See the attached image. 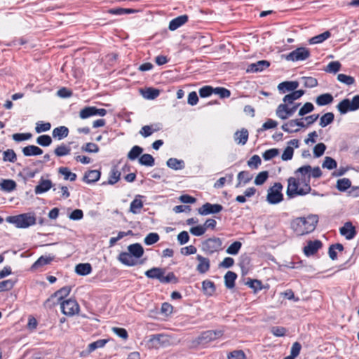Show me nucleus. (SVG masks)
Wrapping results in <instances>:
<instances>
[{
    "instance_id": "f257e3e1",
    "label": "nucleus",
    "mask_w": 359,
    "mask_h": 359,
    "mask_svg": "<svg viewBox=\"0 0 359 359\" xmlns=\"http://www.w3.org/2000/svg\"><path fill=\"white\" fill-rule=\"evenodd\" d=\"M318 222V217L316 215L297 217L291 222V228L297 236H303L313 231Z\"/></svg>"
},
{
    "instance_id": "f03ea898",
    "label": "nucleus",
    "mask_w": 359,
    "mask_h": 359,
    "mask_svg": "<svg viewBox=\"0 0 359 359\" xmlns=\"http://www.w3.org/2000/svg\"><path fill=\"white\" fill-rule=\"evenodd\" d=\"M128 252H122L118 255V260L128 266L139 264L138 259L142 257L144 248L140 243H133L128 246Z\"/></svg>"
},
{
    "instance_id": "7ed1b4c3",
    "label": "nucleus",
    "mask_w": 359,
    "mask_h": 359,
    "mask_svg": "<svg viewBox=\"0 0 359 359\" xmlns=\"http://www.w3.org/2000/svg\"><path fill=\"white\" fill-rule=\"evenodd\" d=\"M6 221L14 224L17 228L25 229L36 224V217L34 213H23L15 216H8Z\"/></svg>"
},
{
    "instance_id": "20e7f679",
    "label": "nucleus",
    "mask_w": 359,
    "mask_h": 359,
    "mask_svg": "<svg viewBox=\"0 0 359 359\" xmlns=\"http://www.w3.org/2000/svg\"><path fill=\"white\" fill-rule=\"evenodd\" d=\"M223 241L217 237H212L202 243V250L208 255H212L223 249Z\"/></svg>"
},
{
    "instance_id": "39448f33",
    "label": "nucleus",
    "mask_w": 359,
    "mask_h": 359,
    "mask_svg": "<svg viewBox=\"0 0 359 359\" xmlns=\"http://www.w3.org/2000/svg\"><path fill=\"white\" fill-rule=\"evenodd\" d=\"M337 108L341 114L359 109V95H355L352 100L344 99L337 105Z\"/></svg>"
},
{
    "instance_id": "423d86ee",
    "label": "nucleus",
    "mask_w": 359,
    "mask_h": 359,
    "mask_svg": "<svg viewBox=\"0 0 359 359\" xmlns=\"http://www.w3.org/2000/svg\"><path fill=\"white\" fill-rule=\"evenodd\" d=\"M282 189L283 185L280 182H276L268 189L266 200L270 204H277L283 200Z\"/></svg>"
},
{
    "instance_id": "0eeeda50",
    "label": "nucleus",
    "mask_w": 359,
    "mask_h": 359,
    "mask_svg": "<svg viewBox=\"0 0 359 359\" xmlns=\"http://www.w3.org/2000/svg\"><path fill=\"white\" fill-rule=\"evenodd\" d=\"M310 51L304 47L297 48L287 55H283L282 57L287 61H302L310 57Z\"/></svg>"
},
{
    "instance_id": "6e6552de",
    "label": "nucleus",
    "mask_w": 359,
    "mask_h": 359,
    "mask_svg": "<svg viewBox=\"0 0 359 359\" xmlns=\"http://www.w3.org/2000/svg\"><path fill=\"white\" fill-rule=\"evenodd\" d=\"M299 187V182L297 178L290 177L287 179V196L294 198L297 196H304L305 191Z\"/></svg>"
},
{
    "instance_id": "1a4fd4ad",
    "label": "nucleus",
    "mask_w": 359,
    "mask_h": 359,
    "mask_svg": "<svg viewBox=\"0 0 359 359\" xmlns=\"http://www.w3.org/2000/svg\"><path fill=\"white\" fill-rule=\"evenodd\" d=\"M299 105L300 103H297L292 107H288L287 104H280L277 107L276 115L280 119L285 120L294 114Z\"/></svg>"
},
{
    "instance_id": "9d476101",
    "label": "nucleus",
    "mask_w": 359,
    "mask_h": 359,
    "mask_svg": "<svg viewBox=\"0 0 359 359\" xmlns=\"http://www.w3.org/2000/svg\"><path fill=\"white\" fill-rule=\"evenodd\" d=\"M62 312L69 316H72L79 311V305L74 299H69L61 303Z\"/></svg>"
},
{
    "instance_id": "9b49d317",
    "label": "nucleus",
    "mask_w": 359,
    "mask_h": 359,
    "mask_svg": "<svg viewBox=\"0 0 359 359\" xmlns=\"http://www.w3.org/2000/svg\"><path fill=\"white\" fill-rule=\"evenodd\" d=\"M223 210V206L220 204H212L205 203L198 209V214L201 215H208L210 214L219 213Z\"/></svg>"
},
{
    "instance_id": "f8f14e48",
    "label": "nucleus",
    "mask_w": 359,
    "mask_h": 359,
    "mask_svg": "<svg viewBox=\"0 0 359 359\" xmlns=\"http://www.w3.org/2000/svg\"><path fill=\"white\" fill-rule=\"evenodd\" d=\"M53 187L51 180L44 179L41 177L39 180V184L34 188V193L36 195L43 194L50 190Z\"/></svg>"
},
{
    "instance_id": "ddd939ff",
    "label": "nucleus",
    "mask_w": 359,
    "mask_h": 359,
    "mask_svg": "<svg viewBox=\"0 0 359 359\" xmlns=\"http://www.w3.org/2000/svg\"><path fill=\"white\" fill-rule=\"evenodd\" d=\"M339 232L341 235L345 236L347 240L353 239L356 235L355 227L350 222H346L344 225L340 228Z\"/></svg>"
},
{
    "instance_id": "4468645a",
    "label": "nucleus",
    "mask_w": 359,
    "mask_h": 359,
    "mask_svg": "<svg viewBox=\"0 0 359 359\" xmlns=\"http://www.w3.org/2000/svg\"><path fill=\"white\" fill-rule=\"evenodd\" d=\"M322 247V243L320 241L316 240L314 241L308 242L307 245L304 248V254L309 257L316 254L319 249Z\"/></svg>"
},
{
    "instance_id": "2eb2a0df",
    "label": "nucleus",
    "mask_w": 359,
    "mask_h": 359,
    "mask_svg": "<svg viewBox=\"0 0 359 359\" xmlns=\"http://www.w3.org/2000/svg\"><path fill=\"white\" fill-rule=\"evenodd\" d=\"M196 259L198 262L196 269L200 273H205L209 271L210 264L208 258L204 257L201 255H198L196 256Z\"/></svg>"
},
{
    "instance_id": "dca6fc26",
    "label": "nucleus",
    "mask_w": 359,
    "mask_h": 359,
    "mask_svg": "<svg viewBox=\"0 0 359 359\" xmlns=\"http://www.w3.org/2000/svg\"><path fill=\"white\" fill-rule=\"evenodd\" d=\"M189 20L187 15H182L172 19L170 23L168 28L171 31H175L183 25H184Z\"/></svg>"
},
{
    "instance_id": "f3484780",
    "label": "nucleus",
    "mask_w": 359,
    "mask_h": 359,
    "mask_svg": "<svg viewBox=\"0 0 359 359\" xmlns=\"http://www.w3.org/2000/svg\"><path fill=\"white\" fill-rule=\"evenodd\" d=\"M270 65V62L267 60H259L255 63L250 64L247 69L248 72H258L264 70Z\"/></svg>"
},
{
    "instance_id": "a211bd4d",
    "label": "nucleus",
    "mask_w": 359,
    "mask_h": 359,
    "mask_svg": "<svg viewBox=\"0 0 359 359\" xmlns=\"http://www.w3.org/2000/svg\"><path fill=\"white\" fill-rule=\"evenodd\" d=\"M165 273V269L163 268L153 267L145 271L144 274L149 278L157 279L161 282L162 275H164Z\"/></svg>"
},
{
    "instance_id": "6ab92c4d",
    "label": "nucleus",
    "mask_w": 359,
    "mask_h": 359,
    "mask_svg": "<svg viewBox=\"0 0 359 359\" xmlns=\"http://www.w3.org/2000/svg\"><path fill=\"white\" fill-rule=\"evenodd\" d=\"M121 173L118 170L116 166H113L109 173V177L107 182H104L103 185L110 184L114 185L118 182L121 179Z\"/></svg>"
},
{
    "instance_id": "aec40b11",
    "label": "nucleus",
    "mask_w": 359,
    "mask_h": 359,
    "mask_svg": "<svg viewBox=\"0 0 359 359\" xmlns=\"http://www.w3.org/2000/svg\"><path fill=\"white\" fill-rule=\"evenodd\" d=\"M223 335L222 330H208L202 333L201 339L205 342L215 340Z\"/></svg>"
},
{
    "instance_id": "412c9836",
    "label": "nucleus",
    "mask_w": 359,
    "mask_h": 359,
    "mask_svg": "<svg viewBox=\"0 0 359 359\" xmlns=\"http://www.w3.org/2000/svg\"><path fill=\"white\" fill-rule=\"evenodd\" d=\"M299 86L298 81H284L278 86V89L283 93L287 91H294Z\"/></svg>"
},
{
    "instance_id": "4be33fe9",
    "label": "nucleus",
    "mask_w": 359,
    "mask_h": 359,
    "mask_svg": "<svg viewBox=\"0 0 359 359\" xmlns=\"http://www.w3.org/2000/svg\"><path fill=\"white\" fill-rule=\"evenodd\" d=\"M248 130L242 128L241 130H238L234 133V141L238 144L244 145L248 142Z\"/></svg>"
},
{
    "instance_id": "5701e85b",
    "label": "nucleus",
    "mask_w": 359,
    "mask_h": 359,
    "mask_svg": "<svg viewBox=\"0 0 359 359\" xmlns=\"http://www.w3.org/2000/svg\"><path fill=\"white\" fill-rule=\"evenodd\" d=\"M253 176L248 171H241L237 175L238 182L236 184V187L238 188L242 186V184H246L250 182Z\"/></svg>"
},
{
    "instance_id": "b1692460",
    "label": "nucleus",
    "mask_w": 359,
    "mask_h": 359,
    "mask_svg": "<svg viewBox=\"0 0 359 359\" xmlns=\"http://www.w3.org/2000/svg\"><path fill=\"white\" fill-rule=\"evenodd\" d=\"M100 175L101 173L99 170H91L85 173L83 180L88 184L94 183L99 180Z\"/></svg>"
},
{
    "instance_id": "393cba45",
    "label": "nucleus",
    "mask_w": 359,
    "mask_h": 359,
    "mask_svg": "<svg viewBox=\"0 0 359 359\" xmlns=\"http://www.w3.org/2000/svg\"><path fill=\"white\" fill-rule=\"evenodd\" d=\"M22 151L25 156H38L43 154V150L35 145H28L24 147Z\"/></svg>"
},
{
    "instance_id": "a878e982",
    "label": "nucleus",
    "mask_w": 359,
    "mask_h": 359,
    "mask_svg": "<svg viewBox=\"0 0 359 359\" xmlns=\"http://www.w3.org/2000/svg\"><path fill=\"white\" fill-rule=\"evenodd\" d=\"M166 165L168 167L175 170H182L185 167V163L183 160H179L175 158H169L166 162Z\"/></svg>"
},
{
    "instance_id": "bb28decb",
    "label": "nucleus",
    "mask_w": 359,
    "mask_h": 359,
    "mask_svg": "<svg viewBox=\"0 0 359 359\" xmlns=\"http://www.w3.org/2000/svg\"><path fill=\"white\" fill-rule=\"evenodd\" d=\"M304 94V90H294L286 95L283 100L285 104H292L294 100L299 99Z\"/></svg>"
},
{
    "instance_id": "cd10ccee",
    "label": "nucleus",
    "mask_w": 359,
    "mask_h": 359,
    "mask_svg": "<svg viewBox=\"0 0 359 359\" xmlns=\"http://www.w3.org/2000/svg\"><path fill=\"white\" fill-rule=\"evenodd\" d=\"M334 97L330 93H324L318 95L316 99V103L318 106H325L331 104Z\"/></svg>"
},
{
    "instance_id": "c85d7f7f",
    "label": "nucleus",
    "mask_w": 359,
    "mask_h": 359,
    "mask_svg": "<svg viewBox=\"0 0 359 359\" xmlns=\"http://www.w3.org/2000/svg\"><path fill=\"white\" fill-rule=\"evenodd\" d=\"M75 271L81 276H86L91 273L92 266L89 263H81L76 266Z\"/></svg>"
},
{
    "instance_id": "c756f323",
    "label": "nucleus",
    "mask_w": 359,
    "mask_h": 359,
    "mask_svg": "<svg viewBox=\"0 0 359 359\" xmlns=\"http://www.w3.org/2000/svg\"><path fill=\"white\" fill-rule=\"evenodd\" d=\"M69 129L66 126H60L53 129L52 135L55 138L59 140H62L68 136Z\"/></svg>"
},
{
    "instance_id": "7c9ffc66",
    "label": "nucleus",
    "mask_w": 359,
    "mask_h": 359,
    "mask_svg": "<svg viewBox=\"0 0 359 359\" xmlns=\"http://www.w3.org/2000/svg\"><path fill=\"white\" fill-rule=\"evenodd\" d=\"M237 278V274L233 271H229L224 276L225 286L231 289L235 286V280Z\"/></svg>"
},
{
    "instance_id": "2f4dec72",
    "label": "nucleus",
    "mask_w": 359,
    "mask_h": 359,
    "mask_svg": "<svg viewBox=\"0 0 359 359\" xmlns=\"http://www.w3.org/2000/svg\"><path fill=\"white\" fill-rule=\"evenodd\" d=\"M331 36V33L329 31H326L320 34L316 35L313 37H311L309 42L310 44H318L323 43Z\"/></svg>"
},
{
    "instance_id": "473e14b6",
    "label": "nucleus",
    "mask_w": 359,
    "mask_h": 359,
    "mask_svg": "<svg viewBox=\"0 0 359 359\" xmlns=\"http://www.w3.org/2000/svg\"><path fill=\"white\" fill-rule=\"evenodd\" d=\"M58 172L64 176V180L74 182L76 180V175L72 172L67 167H60L58 169Z\"/></svg>"
},
{
    "instance_id": "72a5a7b5",
    "label": "nucleus",
    "mask_w": 359,
    "mask_h": 359,
    "mask_svg": "<svg viewBox=\"0 0 359 359\" xmlns=\"http://www.w3.org/2000/svg\"><path fill=\"white\" fill-rule=\"evenodd\" d=\"M0 187L1 190L10 192L16 188V183L13 180H2Z\"/></svg>"
},
{
    "instance_id": "f704fd0d",
    "label": "nucleus",
    "mask_w": 359,
    "mask_h": 359,
    "mask_svg": "<svg viewBox=\"0 0 359 359\" xmlns=\"http://www.w3.org/2000/svg\"><path fill=\"white\" fill-rule=\"evenodd\" d=\"M53 259V257L41 256L32 266V269H37L39 267L50 264Z\"/></svg>"
},
{
    "instance_id": "c9c22d12",
    "label": "nucleus",
    "mask_w": 359,
    "mask_h": 359,
    "mask_svg": "<svg viewBox=\"0 0 359 359\" xmlns=\"http://www.w3.org/2000/svg\"><path fill=\"white\" fill-rule=\"evenodd\" d=\"M297 179L299 182V185H302V189L305 191V195L310 193L311 191L310 186L311 178L309 177H297Z\"/></svg>"
},
{
    "instance_id": "e433bc0d",
    "label": "nucleus",
    "mask_w": 359,
    "mask_h": 359,
    "mask_svg": "<svg viewBox=\"0 0 359 359\" xmlns=\"http://www.w3.org/2000/svg\"><path fill=\"white\" fill-rule=\"evenodd\" d=\"M334 115L332 112L325 113L320 117L319 125L322 128H325L327 126L330 125L334 121Z\"/></svg>"
},
{
    "instance_id": "4c0bfd02",
    "label": "nucleus",
    "mask_w": 359,
    "mask_h": 359,
    "mask_svg": "<svg viewBox=\"0 0 359 359\" xmlns=\"http://www.w3.org/2000/svg\"><path fill=\"white\" fill-rule=\"evenodd\" d=\"M336 187L340 191H346L351 187V182L348 178L339 179Z\"/></svg>"
},
{
    "instance_id": "58836bf2",
    "label": "nucleus",
    "mask_w": 359,
    "mask_h": 359,
    "mask_svg": "<svg viewBox=\"0 0 359 359\" xmlns=\"http://www.w3.org/2000/svg\"><path fill=\"white\" fill-rule=\"evenodd\" d=\"M202 287L205 294L211 296L215 291V286L212 281L205 280L202 283Z\"/></svg>"
},
{
    "instance_id": "ea45409f",
    "label": "nucleus",
    "mask_w": 359,
    "mask_h": 359,
    "mask_svg": "<svg viewBox=\"0 0 359 359\" xmlns=\"http://www.w3.org/2000/svg\"><path fill=\"white\" fill-rule=\"evenodd\" d=\"M143 207V202L135 198L131 203L130 205V211L133 214H139L140 212L141 209Z\"/></svg>"
},
{
    "instance_id": "a19ab883",
    "label": "nucleus",
    "mask_w": 359,
    "mask_h": 359,
    "mask_svg": "<svg viewBox=\"0 0 359 359\" xmlns=\"http://www.w3.org/2000/svg\"><path fill=\"white\" fill-rule=\"evenodd\" d=\"M297 119L290 120V121H287V123H284L281 126V128L283 129V130H284L285 132H287L288 133L298 132L299 129H293L294 127L297 126Z\"/></svg>"
},
{
    "instance_id": "79ce46f5",
    "label": "nucleus",
    "mask_w": 359,
    "mask_h": 359,
    "mask_svg": "<svg viewBox=\"0 0 359 359\" xmlns=\"http://www.w3.org/2000/svg\"><path fill=\"white\" fill-rule=\"evenodd\" d=\"M3 160L5 162L14 163L17 160L16 154L13 149H8L3 153Z\"/></svg>"
},
{
    "instance_id": "37998d69",
    "label": "nucleus",
    "mask_w": 359,
    "mask_h": 359,
    "mask_svg": "<svg viewBox=\"0 0 359 359\" xmlns=\"http://www.w3.org/2000/svg\"><path fill=\"white\" fill-rule=\"evenodd\" d=\"M139 163L142 165L153 166L154 165V158L151 154H144L139 158Z\"/></svg>"
},
{
    "instance_id": "c03bdc74",
    "label": "nucleus",
    "mask_w": 359,
    "mask_h": 359,
    "mask_svg": "<svg viewBox=\"0 0 359 359\" xmlns=\"http://www.w3.org/2000/svg\"><path fill=\"white\" fill-rule=\"evenodd\" d=\"M137 11L132 8H112L109 10V13L113 14V15H121L124 14H131L136 13Z\"/></svg>"
},
{
    "instance_id": "a18cd8bd",
    "label": "nucleus",
    "mask_w": 359,
    "mask_h": 359,
    "mask_svg": "<svg viewBox=\"0 0 359 359\" xmlns=\"http://www.w3.org/2000/svg\"><path fill=\"white\" fill-rule=\"evenodd\" d=\"M71 148L64 144L55 148L54 153L57 156H64L70 154Z\"/></svg>"
},
{
    "instance_id": "49530a36",
    "label": "nucleus",
    "mask_w": 359,
    "mask_h": 359,
    "mask_svg": "<svg viewBox=\"0 0 359 359\" xmlns=\"http://www.w3.org/2000/svg\"><path fill=\"white\" fill-rule=\"evenodd\" d=\"M107 339H98L93 343H90L88 346V351L90 353L99 348L104 347L107 343Z\"/></svg>"
},
{
    "instance_id": "de8ad7c7",
    "label": "nucleus",
    "mask_w": 359,
    "mask_h": 359,
    "mask_svg": "<svg viewBox=\"0 0 359 359\" xmlns=\"http://www.w3.org/2000/svg\"><path fill=\"white\" fill-rule=\"evenodd\" d=\"M242 247V243L240 241H235L231 244L226 252L229 255H236L238 253Z\"/></svg>"
},
{
    "instance_id": "09e8293b",
    "label": "nucleus",
    "mask_w": 359,
    "mask_h": 359,
    "mask_svg": "<svg viewBox=\"0 0 359 359\" xmlns=\"http://www.w3.org/2000/svg\"><path fill=\"white\" fill-rule=\"evenodd\" d=\"M158 130H159V128H153V126H144L139 133L142 137H147Z\"/></svg>"
},
{
    "instance_id": "8fccbe9b",
    "label": "nucleus",
    "mask_w": 359,
    "mask_h": 359,
    "mask_svg": "<svg viewBox=\"0 0 359 359\" xmlns=\"http://www.w3.org/2000/svg\"><path fill=\"white\" fill-rule=\"evenodd\" d=\"M160 237L157 233H149L144 238V242L147 245H151L157 243Z\"/></svg>"
},
{
    "instance_id": "3c124183",
    "label": "nucleus",
    "mask_w": 359,
    "mask_h": 359,
    "mask_svg": "<svg viewBox=\"0 0 359 359\" xmlns=\"http://www.w3.org/2000/svg\"><path fill=\"white\" fill-rule=\"evenodd\" d=\"M143 151L142 147L134 146L128 154V158L131 160H135Z\"/></svg>"
},
{
    "instance_id": "603ef678",
    "label": "nucleus",
    "mask_w": 359,
    "mask_h": 359,
    "mask_svg": "<svg viewBox=\"0 0 359 359\" xmlns=\"http://www.w3.org/2000/svg\"><path fill=\"white\" fill-rule=\"evenodd\" d=\"M341 63L338 61L330 62L325 69V71L329 73H337L340 70Z\"/></svg>"
},
{
    "instance_id": "864d4df0",
    "label": "nucleus",
    "mask_w": 359,
    "mask_h": 359,
    "mask_svg": "<svg viewBox=\"0 0 359 359\" xmlns=\"http://www.w3.org/2000/svg\"><path fill=\"white\" fill-rule=\"evenodd\" d=\"M311 171V166L309 165H303L299 168L294 173L298 175V177H310V172Z\"/></svg>"
},
{
    "instance_id": "5fc2aeb1",
    "label": "nucleus",
    "mask_w": 359,
    "mask_h": 359,
    "mask_svg": "<svg viewBox=\"0 0 359 359\" xmlns=\"http://www.w3.org/2000/svg\"><path fill=\"white\" fill-rule=\"evenodd\" d=\"M36 143L42 147H48L52 143V139L48 135H42L36 138Z\"/></svg>"
},
{
    "instance_id": "6e6d98bb",
    "label": "nucleus",
    "mask_w": 359,
    "mask_h": 359,
    "mask_svg": "<svg viewBox=\"0 0 359 359\" xmlns=\"http://www.w3.org/2000/svg\"><path fill=\"white\" fill-rule=\"evenodd\" d=\"M337 165V161L330 156H326L322 164V167L323 168H327L328 170H332L334 168H336Z\"/></svg>"
},
{
    "instance_id": "4d7b16f0",
    "label": "nucleus",
    "mask_w": 359,
    "mask_h": 359,
    "mask_svg": "<svg viewBox=\"0 0 359 359\" xmlns=\"http://www.w3.org/2000/svg\"><path fill=\"white\" fill-rule=\"evenodd\" d=\"M337 79L341 83H343L347 86H351L355 83V79L353 76L344 74H339L337 76Z\"/></svg>"
},
{
    "instance_id": "13d9d810",
    "label": "nucleus",
    "mask_w": 359,
    "mask_h": 359,
    "mask_svg": "<svg viewBox=\"0 0 359 359\" xmlns=\"http://www.w3.org/2000/svg\"><path fill=\"white\" fill-rule=\"evenodd\" d=\"M81 150L88 153H97L100 149L97 144L88 142L81 147Z\"/></svg>"
},
{
    "instance_id": "bf43d9fd",
    "label": "nucleus",
    "mask_w": 359,
    "mask_h": 359,
    "mask_svg": "<svg viewBox=\"0 0 359 359\" xmlns=\"http://www.w3.org/2000/svg\"><path fill=\"white\" fill-rule=\"evenodd\" d=\"M214 94L218 95L220 98H228L231 95V91L223 87L214 88Z\"/></svg>"
},
{
    "instance_id": "052dcab7",
    "label": "nucleus",
    "mask_w": 359,
    "mask_h": 359,
    "mask_svg": "<svg viewBox=\"0 0 359 359\" xmlns=\"http://www.w3.org/2000/svg\"><path fill=\"white\" fill-rule=\"evenodd\" d=\"M278 154L279 150L278 149L273 148L265 151L262 154V157L265 161H269L277 156Z\"/></svg>"
},
{
    "instance_id": "680f3d73",
    "label": "nucleus",
    "mask_w": 359,
    "mask_h": 359,
    "mask_svg": "<svg viewBox=\"0 0 359 359\" xmlns=\"http://www.w3.org/2000/svg\"><path fill=\"white\" fill-rule=\"evenodd\" d=\"M268 171L260 172L255 177V184L257 186L262 185L268 179Z\"/></svg>"
},
{
    "instance_id": "e2e57ef3",
    "label": "nucleus",
    "mask_w": 359,
    "mask_h": 359,
    "mask_svg": "<svg viewBox=\"0 0 359 359\" xmlns=\"http://www.w3.org/2000/svg\"><path fill=\"white\" fill-rule=\"evenodd\" d=\"M302 80L303 81L304 86L306 88H313L318 86V81L313 77L304 76L302 78Z\"/></svg>"
},
{
    "instance_id": "0e129e2a",
    "label": "nucleus",
    "mask_w": 359,
    "mask_h": 359,
    "mask_svg": "<svg viewBox=\"0 0 359 359\" xmlns=\"http://www.w3.org/2000/svg\"><path fill=\"white\" fill-rule=\"evenodd\" d=\"M214 93V88L210 86H205L201 88L198 93L201 97H208Z\"/></svg>"
},
{
    "instance_id": "69168bd1",
    "label": "nucleus",
    "mask_w": 359,
    "mask_h": 359,
    "mask_svg": "<svg viewBox=\"0 0 359 359\" xmlns=\"http://www.w3.org/2000/svg\"><path fill=\"white\" fill-rule=\"evenodd\" d=\"M71 292V287L69 286H65L61 289L58 290L54 293V296L58 297L59 299H62L67 297Z\"/></svg>"
},
{
    "instance_id": "338daca9",
    "label": "nucleus",
    "mask_w": 359,
    "mask_h": 359,
    "mask_svg": "<svg viewBox=\"0 0 359 359\" xmlns=\"http://www.w3.org/2000/svg\"><path fill=\"white\" fill-rule=\"evenodd\" d=\"M314 110V106L311 102H306L299 109V115L304 116Z\"/></svg>"
},
{
    "instance_id": "774afa93",
    "label": "nucleus",
    "mask_w": 359,
    "mask_h": 359,
    "mask_svg": "<svg viewBox=\"0 0 359 359\" xmlns=\"http://www.w3.org/2000/svg\"><path fill=\"white\" fill-rule=\"evenodd\" d=\"M246 356L242 350L233 351L228 355V359H245Z\"/></svg>"
}]
</instances>
